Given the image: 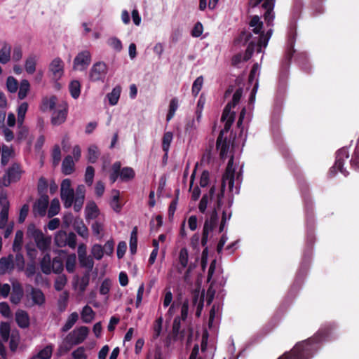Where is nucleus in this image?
Segmentation results:
<instances>
[{
	"label": "nucleus",
	"instance_id": "obj_1",
	"mask_svg": "<svg viewBox=\"0 0 359 359\" xmlns=\"http://www.w3.org/2000/svg\"><path fill=\"white\" fill-rule=\"evenodd\" d=\"M234 175L235 169L233 168V156H231L227 163L226 170L222 176L220 191L217 195L214 208L210 217L205 221L203 229H206L211 232L217 226L219 220L218 211H222L224 207L227 204V202H226L224 199L226 186H228L229 191L233 192L235 181Z\"/></svg>",
	"mask_w": 359,
	"mask_h": 359
},
{
	"label": "nucleus",
	"instance_id": "obj_2",
	"mask_svg": "<svg viewBox=\"0 0 359 359\" xmlns=\"http://www.w3.org/2000/svg\"><path fill=\"white\" fill-rule=\"evenodd\" d=\"M330 335H313L298 342L293 348L285 352L278 359H311L320 349L322 343L327 340Z\"/></svg>",
	"mask_w": 359,
	"mask_h": 359
},
{
	"label": "nucleus",
	"instance_id": "obj_3",
	"mask_svg": "<svg viewBox=\"0 0 359 359\" xmlns=\"http://www.w3.org/2000/svg\"><path fill=\"white\" fill-rule=\"evenodd\" d=\"M237 40L238 43H242L243 45L248 43L247 49L243 55L244 61L250 60L255 52H257V53L262 52V48L255 41V40L252 39V34L251 32L247 30L241 32Z\"/></svg>",
	"mask_w": 359,
	"mask_h": 359
},
{
	"label": "nucleus",
	"instance_id": "obj_4",
	"mask_svg": "<svg viewBox=\"0 0 359 359\" xmlns=\"http://www.w3.org/2000/svg\"><path fill=\"white\" fill-rule=\"evenodd\" d=\"M27 233L29 238L34 241L36 247L41 252H45L50 248L51 237L45 236L41 230L37 229L34 224L28 226Z\"/></svg>",
	"mask_w": 359,
	"mask_h": 359
},
{
	"label": "nucleus",
	"instance_id": "obj_5",
	"mask_svg": "<svg viewBox=\"0 0 359 359\" xmlns=\"http://www.w3.org/2000/svg\"><path fill=\"white\" fill-rule=\"evenodd\" d=\"M349 157L348 149L342 147L336 152L335 163L329 170L328 175L330 177H333L337 174V171L341 172L345 177L348 175V172L343 168L344 161Z\"/></svg>",
	"mask_w": 359,
	"mask_h": 359
},
{
	"label": "nucleus",
	"instance_id": "obj_6",
	"mask_svg": "<svg viewBox=\"0 0 359 359\" xmlns=\"http://www.w3.org/2000/svg\"><path fill=\"white\" fill-rule=\"evenodd\" d=\"M312 255V248L311 247H306V248L304 250V255H303V260L301 264L300 269H299L296 278L294 280V283L291 287L290 292H292L294 290H298L299 287L302 280L304 276L306 275L307 269L309 267V264Z\"/></svg>",
	"mask_w": 359,
	"mask_h": 359
},
{
	"label": "nucleus",
	"instance_id": "obj_7",
	"mask_svg": "<svg viewBox=\"0 0 359 359\" xmlns=\"http://www.w3.org/2000/svg\"><path fill=\"white\" fill-rule=\"evenodd\" d=\"M60 198L65 208L72 206L74 201V190L69 179H64L60 185Z\"/></svg>",
	"mask_w": 359,
	"mask_h": 359
},
{
	"label": "nucleus",
	"instance_id": "obj_8",
	"mask_svg": "<svg viewBox=\"0 0 359 359\" xmlns=\"http://www.w3.org/2000/svg\"><path fill=\"white\" fill-rule=\"evenodd\" d=\"M189 304L188 302H184L181 306L180 316H176L173 320L172 333L175 337L182 339L185 335L184 330H181V320L184 321L188 316Z\"/></svg>",
	"mask_w": 359,
	"mask_h": 359
},
{
	"label": "nucleus",
	"instance_id": "obj_9",
	"mask_svg": "<svg viewBox=\"0 0 359 359\" xmlns=\"http://www.w3.org/2000/svg\"><path fill=\"white\" fill-rule=\"evenodd\" d=\"M300 190L302 194L303 200L304 202L305 205V212L306 215V224L307 226L310 225L311 228L313 226V215H312V210H313V203L310 199L309 195L308 194V187L306 184H304L303 182L301 180H298Z\"/></svg>",
	"mask_w": 359,
	"mask_h": 359
},
{
	"label": "nucleus",
	"instance_id": "obj_10",
	"mask_svg": "<svg viewBox=\"0 0 359 359\" xmlns=\"http://www.w3.org/2000/svg\"><path fill=\"white\" fill-rule=\"evenodd\" d=\"M108 68L104 62H97L93 65L89 72V80L92 82H104Z\"/></svg>",
	"mask_w": 359,
	"mask_h": 359
},
{
	"label": "nucleus",
	"instance_id": "obj_11",
	"mask_svg": "<svg viewBox=\"0 0 359 359\" xmlns=\"http://www.w3.org/2000/svg\"><path fill=\"white\" fill-rule=\"evenodd\" d=\"M92 60L89 50H85L79 52L74 59L73 69L81 72L87 69Z\"/></svg>",
	"mask_w": 359,
	"mask_h": 359
},
{
	"label": "nucleus",
	"instance_id": "obj_12",
	"mask_svg": "<svg viewBox=\"0 0 359 359\" xmlns=\"http://www.w3.org/2000/svg\"><path fill=\"white\" fill-rule=\"evenodd\" d=\"M88 334V329L86 326H81L69 333L66 337V341L70 345L81 344Z\"/></svg>",
	"mask_w": 359,
	"mask_h": 359
},
{
	"label": "nucleus",
	"instance_id": "obj_13",
	"mask_svg": "<svg viewBox=\"0 0 359 359\" xmlns=\"http://www.w3.org/2000/svg\"><path fill=\"white\" fill-rule=\"evenodd\" d=\"M26 293L27 301L32 300V303L29 305L30 306L34 305L41 306L45 303L44 294L40 289L28 285L26 287Z\"/></svg>",
	"mask_w": 359,
	"mask_h": 359
},
{
	"label": "nucleus",
	"instance_id": "obj_14",
	"mask_svg": "<svg viewBox=\"0 0 359 359\" xmlns=\"http://www.w3.org/2000/svg\"><path fill=\"white\" fill-rule=\"evenodd\" d=\"M22 170L18 163H14L10 167L2 178V184L8 187L11 183L16 182L21 177Z\"/></svg>",
	"mask_w": 359,
	"mask_h": 359
},
{
	"label": "nucleus",
	"instance_id": "obj_15",
	"mask_svg": "<svg viewBox=\"0 0 359 359\" xmlns=\"http://www.w3.org/2000/svg\"><path fill=\"white\" fill-rule=\"evenodd\" d=\"M49 203V197L47 194H42L33 205V214L35 217L46 215Z\"/></svg>",
	"mask_w": 359,
	"mask_h": 359
},
{
	"label": "nucleus",
	"instance_id": "obj_16",
	"mask_svg": "<svg viewBox=\"0 0 359 359\" xmlns=\"http://www.w3.org/2000/svg\"><path fill=\"white\" fill-rule=\"evenodd\" d=\"M233 142L231 138H224L223 132H220L217 140L216 147L219 150V156L222 159L226 158L229 149L233 145Z\"/></svg>",
	"mask_w": 359,
	"mask_h": 359
},
{
	"label": "nucleus",
	"instance_id": "obj_17",
	"mask_svg": "<svg viewBox=\"0 0 359 359\" xmlns=\"http://www.w3.org/2000/svg\"><path fill=\"white\" fill-rule=\"evenodd\" d=\"M68 109L66 104L60 105L58 108L53 111L51 117V123L53 126H60L63 123L67 118Z\"/></svg>",
	"mask_w": 359,
	"mask_h": 359
},
{
	"label": "nucleus",
	"instance_id": "obj_18",
	"mask_svg": "<svg viewBox=\"0 0 359 359\" xmlns=\"http://www.w3.org/2000/svg\"><path fill=\"white\" fill-rule=\"evenodd\" d=\"M49 72L53 75V79L57 81L64 74V62L60 57H55L49 65Z\"/></svg>",
	"mask_w": 359,
	"mask_h": 359
},
{
	"label": "nucleus",
	"instance_id": "obj_19",
	"mask_svg": "<svg viewBox=\"0 0 359 359\" xmlns=\"http://www.w3.org/2000/svg\"><path fill=\"white\" fill-rule=\"evenodd\" d=\"M86 188L84 185L80 184L76 189V194H74V210L76 212H79L82 208L85 200Z\"/></svg>",
	"mask_w": 359,
	"mask_h": 359
},
{
	"label": "nucleus",
	"instance_id": "obj_20",
	"mask_svg": "<svg viewBox=\"0 0 359 359\" xmlns=\"http://www.w3.org/2000/svg\"><path fill=\"white\" fill-rule=\"evenodd\" d=\"M243 93V89L242 88H237L233 93L232 101L229 102L224 107L223 110V118L231 111V109L235 107L240 102Z\"/></svg>",
	"mask_w": 359,
	"mask_h": 359
},
{
	"label": "nucleus",
	"instance_id": "obj_21",
	"mask_svg": "<svg viewBox=\"0 0 359 359\" xmlns=\"http://www.w3.org/2000/svg\"><path fill=\"white\" fill-rule=\"evenodd\" d=\"M233 204V197H229L227 201V204L224 207L222 210V219L219 228V232L221 233L223 231L226 223L231 219V207Z\"/></svg>",
	"mask_w": 359,
	"mask_h": 359
},
{
	"label": "nucleus",
	"instance_id": "obj_22",
	"mask_svg": "<svg viewBox=\"0 0 359 359\" xmlns=\"http://www.w3.org/2000/svg\"><path fill=\"white\" fill-rule=\"evenodd\" d=\"M295 35H296V34H294L292 36H290L288 39L287 49L285 52L284 61H283L284 65L286 67H289L291 59L295 53V50L294 49V42H295Z\"/></svg>",
	"mask_w": 359,
	"mask_h": 359
},
{
	"label": "nucleus",
	"instance_id": "obj_23",
	"mask_svg": "<svg viewBox=\"0 0 359 359\" xmlns=\"http://www.w3.org/2000/svg\"><path fill=\"white\" fill-rule=\"evenodd\" d=\"M24 294L22 287L20 283L13 284V290L10 297V301L13 304H18Z\"/></svg>",
	"mask_w": 359,
	"mask_h": 359
},
{
	"label": "nucleus",
	"instance_id": "obj_24",
	"mask_svg": "<svg viewBox=\"0 0 359 359\" xmlns=\"http://www.w3.org/2000/svg\"><path fill=\"white\" fill-rule=\"evenodd\" d=\"M15 321L20 328H27L29 325L28 313L22 310H18L15 313Z\"/></svg>",
	"mask_w": 359,
	"mask_h": 359
},
{
	"label": "nucleus",
	"instance_id": "obj_25",
	"mask_svg": "<svg viewBox=\"0 0 359 359\" xmlns=\"http://www.w3.org/2000/svg\"><path fill=\"white\" fill-rule=\"evenodd\" d=\"M57 102V97L55 95H52L50 97H44L41 100V103L40 105V109L43 112H46L48 111L53 110Z\"/></svg>",
	"mask_w": 359,
	"mask_h": 359
},
{
	"label": "nucleus",
	"instance_id": "obj_26",
	"mask_svg": "<svg viewBox=\"0 0 359 359\" xmlns=\"http://www.w3.org/2000/svg\"><path fill=\"white\" fill-rule=\"evenodd\" d=\"M85 213L86 219L87 220L93 219L97 217L100 210L94 201H90L87 203L85 209Z\"/></svg>",
	"mask_w": 359,
	"mask_h": 359
},
{
	"label": "nucleus",
	"instance_id": "obj_27",
	"mask_svg": "<svg viewBox=\"0 0 359 359\" xmlns=\"http://www.w3.org/2000/svg\"><path fill=\"white\" fill-rule=\"evenodd\" d=\"M249 25L252 27V32L256 35L259 36L263 32V22L260 20L258 15H253L250 21Z\"/></svg>",
	"mask_w": 359,
	"mask_h": 359
},
{
	"label": "nucleus",
	"instance_id": "obj_28",
	"mask_svg": "<svg viewBox=\"0 0 359 359\" xmlns=\"http://www.w3.org/2000/svg\"><path fill=\"white\" fill-rule=\"evenodd\" d=\"M37 61L38 57L34 54H32L26 58L25 69L28 74H33L35 72Z\"/></svg>",
	"mask_w": 359,
	"mask_h": 359
},
{
	"label": "nucleus",
	"instance_id": "obj_29",
	"mask_svg": "<svg viewBox=\"0 0 359 359\" xmlns=\"http://www.w3.org/2000/svg\"><path fill=\"white\" fill-rule=\"evenodd\" d=\"M13 257L9 255L8 257H4L0 259V273H5L8 270L13 269Z\"/></svg>",
	"mask_w": 359,
	"mask_h": 359
},
{
	"label": "nucleus",
	"instance_id": "obj_30",
	"mask_svg": "<svg viewBox=\"0 0 359 359\" xmlns=\"http://www.w3.org/2000/svg\"><path fill=\"white\" fill-rule=\"evenodd\" d=\"M90 278V271H86L81 278H79L78 276L75 277L74 279H76V283H79V289L81 292L86 291L88 285H89Z\"/></svg>",
	"mask_w": 359,
	"mask_h": 359
},
{
	"label": "nucleus",
	"instance_id": "obj_31",
	"mask_svg": "<svg viewBox=\"0 0 359 359\" xmlns=\"http://www.w3.org/2000/svg\"><path fill=\"white\" fill-rule=\"evenodd\" d=\"M74 162L72 156H67L62 163V171L65 175L72 174L74 170Z\"/></svg>",
	"mask_w": 359,
	"mask_h": 359
},
{
	"label": "nucleus",
	"instance_id": "obj_32",
	"mask_svg": "<svg viewBox=\"0 0 359 359\" xmlns=\"http://www.w3.org/2000/svg\"><path fill=\"white\" fill-rule=\"evenodd\" d=\"M215 187L212 186L210 188L209 193L207 194H204L203 196V197L199 203V205H198V209L201 212L205 213L207 206H208V201L210 199H212V198L215 195Z\"/></svg>",
	"mask_w": 359,
	"mask_h": 359
},
{
	"label": "nucleus",
	"instance_id": "obj_33",
	"mask_svg": "<svg viewBox=\"0 0 359 359\" xmlns=\"http://www.w3.org/2000/svg\"><path fill=\"white\" fill-rule=\"evenodd\" d=\"M79 262L81 267L86 268V271L91 272L94 266V261L91 257H88L86 254L79 252Z\"/></svg>",
	"mask_w": 359,
	"mask_h": 359
},
{
	"label": "nucleus",
	"instance_id": "obj_34",
	"mask_svg": "<svg viewBox=\"0 0 359 359\" xmlns=\"http://www.w3.org/2000/svg\"><path fill=\"white\" fill-rule=\"evenodd\" d=\"M11 46L5 43L0 49V63L7 64L11 60Z\"/></svg>",
	"mask_w": 359,
	"mask_h": 359
},
{
	"label": "nucleus",
	"instance_id": "obj_35",
	"mask_svg": "<svg viewBox=\"0 0 359 359\" xmlns=\"http://www.w3.org/2000/svg\"><path fill=\"white\" fill-rule=\"evenodd\" d=\"M273 29H269L266 33L264 32L259 36H253L252 39L255 40V41L260 45L262 48H266L268 42L272 35Z\"/></svg>",
	"mask_w": 359,
	"mask_h": 359
},
{
	"label": "nucleus",
	"instance_id": "obj_36",
	"mask_svg": "<svg viewBox=\"0 0 359 359\" xmlns=\"http://www.w3.org/2000/svg\"><path fill=\"white\" fill-rule=\"evenodd\" d=\"M121 93V86H116L112 89L111 93L107 95V97L108 98L109 103L110 105L114 106L118 103V100L120 98Z\"/></svg>",
	"mask_w": 359,
	"mask_h": 359
},
{
	"label": "nucleus",
	"instance_id": "obj_37",
	"mask_svg": "<svg viewBox=\"0 0 359 359\" xmlns=\"http://www.w3.org/2000/svg\"><path fill=\"white\" fill-rule=\"evenodd\" d=\"M40 267L44 274L48 275L51 273L52 261L49 254L47 253L43 257L40 262Z\"/></svg>",
	"mask_w": 359,
	"mask_h": 359
},
{
	"label": "nucleus",
	"instance_id": "obj_38",
	"mask_svg": "<svg viewBox=\"0 0 359 359\" xmlns=\"http://www.w3.org/2000/svg\"><path fill=\"white\" fill-rule=\"evenodd\" d=\"M179 264L180 265V268H179V271L181 272L182 270L184 269L188 264L189 261V254L188 250L186 248H181L179 253Z\"/></svg>",
	"mask_w": 359,
	"mask_h": 359
},
{
	"label": "nucleus",
	"instance_id": "obj_39",
	"mask_svg": "<svg viewBox=\"0 0 359 359\" xmlns=\"http://www.w3.org/2000/svg\"><path fill=\"white\" fill-rule=\"evenodd\" d=\"M69 90L74 99H77L81 94V83L78 80H73L69 85Z\"/></svg>",
	"mask_w": 359,
	"mask_h": 359
},
{
	"label": "nucleus",
	"instance_id": "obj_40",
	"mask_svg": "<svg viewBox=\"0 0 359 359\" xmlns=\"http://www.w3.org/2000/svg\"><path fill=\"white\" fill-rule=\"evenodd\" d=\"M135 176L134 170L130 167H124L120 169V178L122 181L128 182Z\"/></svg>",
	"mask_w": 359,
	"mask_h": 359
},
{
	"label": "nucleus",
	"instance_id": "obj_41",
	"mask_svg": "<svg viewBox=\"0 0 359 359\" xmlns=\"http://www.w3.org/2000/svg\"><path fill=\"white\" fill-rule=\"evenodd\" d=\"M296 60L301 65L302 69H303L307 73L310 72L311 67L307 61V56L306 53H298L296 56Z\"/></svg>",
	"mask_w": 359,
	"mask_h": 359
},
{
	"label": "nucleus",
	"instance_id": "obj_42",
	"mask_svg": "<svg viewBox=\"0 0 359 359\" xmlns=\"http://www.w3.org/2000/svg\"><path fill=\"white\" fill-rule=\"evenodd\" d=\"M11 332V326L8 322L0 323V337L4 342H7Z\"/></svg>",
	"mask_w": 359,
	"mask_h": 359
},
{
	"label": "nucleus",
	"instance_id": "obj_43",
	"mask_svg": "<svg viewBox=\"0 0 359 359\" xmlns=\"http://www.w3.org/2000/svg\"><path fill=\"white\" fill-rule=\"evenodd\" d=\"M79 318V315L76 312L72 313L67 318L65 324L62 327L61 331L62 332H67L69 331L76 323Z\"/></svg>",
	"mask_w": 359,
	"mask_h": 359
},
{
	"label": "nucleus",
	"instance_id": "obj_44",
	"mask_svg": "<svg viewBox=\"0 0 359 359\" xmlns=\"http://www.w3.org/2000/svg\"><path fill=\"white\" fill-rule=\"evenodd\" d=\"M81 319L83 323H88L92 321L94 318L95 313L92 308L88 305H86L81 311Z\"/></svg>",
	"mask_w": 359,
	"mask_h": 359
},
{
	"label": "nucleus",
	"instance_id": "obj_45",
	"mask_svg": "<svg viewBox=\"0 0 359 359\" xmlns=\"http://www.w3.org/2000/svg\"><path fill=\"white\" fill-rule=\"evenodd\" d=\"M100 152L96 145H90L88 149V161L90 163H95L98 159Z\"/></svg>",
	"mask_w": 359,
	"mask_h": 359
},
{
	"label": "nucleus",
	"instance_id": "obj_46",
	"mask_svg": "<svg viewBox=\"0 0 359 359\" xmlns=\"http://www.w3.org/2000/svg\"><path fill=\"white\" fill-rule=\"evenodd\" d=\"M60 205L58 198H53L48 210V217L51 218L59 213Z\"/></svg>",
	"mask_w": 359,
	"mask_h": 359
},
{
	"label": "nucleus",
	"instance_id": "obj_47",
	"mask_svg": "<svg viewBox=\"0 0 359 359\" xmlns=\"http://www.w3.org/2000/svg\"><path fill=\"white\" fill-rule=\"evenodd\" d=\"M179 103L177 97L171 99L169 104V109L166 116V121L169 122L175 116V111L178 109Z\"/></svg>",
	"mask_w": 359,
	"mask_h": 359
},
{
	"label": "nucleus",
	"instance_id": "obj_48",
	"mask_svg": "<svg viewBox=\"0 0 359 359\" xmlns=\"http://www.w3.org/2000/svg\"><path fill=\"white\" fill-rule=\"evenodd\" d=\"M173 139V134L172 132H165L162 138V149L164 152L168 153L170 144Z\"/></svg>",
	"mask_w": 359,
	"mask_h": 359
},
{
	"label": "nucleus",
	"instance_id": "obj_49",
	"mask_svg": "<svg viewBox=\"0 0 359 359\" xmlns=\"http://www.w3.org/2000/svg\"><path fill=\"white\" fill-rule=\"evenodd\" d=\"M137 229L135 227L131 233L130 238V252L132 255H135L137 252Z\"/></svg>",
	"mask_w": 359,
	"mask_h": 359
},
{
	"label": "nucleus",
	"instance_id": "obj_50",
	"mask_svg": "<svg viewBox=\"0 0 359 359\" xmlns=\"http://www.w3.org/2000/svg\"><path fill=\"white\" fill-rule=\"evenodd\" d=\"M22 239L23 232L20 230L17 231L15 233V236L13 244V250L14 252H20L22 249Z\"/></svg>",
	"mask_w": 359,
	"mask_h": 359
},
{
	"label": "nucleus",
	"instance_id": "obj_51",
	"mask_svg": "<svg viewBox=\"0 0 359 359\" xmlns=\"http://www.w3.org/2000/svg\"><path fill=\"white\" fill-rule=\"evenodd\" d=\"M28 109V104L25 102L21 103L18 108V125H22L25 114Z\"/></svg>",
	"mask_w": 359,
	"mask_h": 359
},
{
	"label": "nucleus",
	"instance_id": "obj_52",
	"mask_svg": "<svg viewBox=\"0 0 359 359\" xmlns=\"http://www.w3.org/2000/svg\"><path fill=\"white\" fill-rule=\"evenodd\" d=\"M234 119L235 112H229L225 118H223V114L222 115L221 121L225 122L224 129L221 130V132H223V134L224 133H227L230 130Z\"/></svg>",
	"mask_w": 359,
	"mask_h": 359
},
{
	"label": "nucleus",
	"instance_id": "obj_53",
	"mask_svg": "<svg viewBox=\"0 0 359 359\" xmlns=\"http://www.w3.org/2000/svg\"><path fill=\"white\" fill-rule=\"evenodd\" d=\"M67 233L64 231H59L55 236V244L59 247L62 248L67 245Z\"/></svg>",
	"mask_w": 359,
	"mask_h": 359
},
{
	"label": "nucleus",
	"instance_id": "obj_54",
	"mask_svg": "<svg viewBox=\"0 0 359 359\" xmlns=\"http://www.w3.org/2000/svg\"><path fill=\"white\" fill-rule=\"evenodd\" d=\"M51 272L55 273H60L64 269L63 261L60 257H55L52 260Z\"/></svg>",
	"mask_w": 359,
	"mask_h": 359
},
{
	"label": "nucleus",
	"instance_id": "obj_55",
	"mask_svg": "<svg viewBox=\"0 0 359 359\" xmlns=\"http://www.w3.org/2000/svg\"><path fill=\"white\" fill-rule=\"evenodd\" d=\"M29 88L30 85L27 79H23L21 81L18 91V98L20 100H23L26 97L27 93L29 90Z\"/></svg>",
	"mask_w": 359,
	"mask_h": 359
},
{
	"label": "nucleus",
	"instance_id": "obj_56",
	"mask_svg": "<svg viewBox=\"0 0 359 359\" xmlns=\"http://www.w3.org/2000/svg\"><path fill=\"white\" fill-rule=\"evenodd\" d=\"M121 164L119 161L115 162L112 165V171L109 175V180L111 184H114L120 177V169Z\"/></svg>",
	"mask_w": 359,
	"mask_h": 359
},
{
	"label": "nucleus",
	"instance_id": "obj_57",
	"mask_svg": "<svg viewBox=\"0 0 359 359\" xmlns=\"http://www.w3.org/2000/svg\"><path fill=\"white\" fill-rule=\"evenodd\" d=\"M76 257L75 254L69 255L66 259L65 267L69 273H73L75 270Z\"/></svg>",
	"mask_w": 359,
	"mask_h": 359
},
{
	"label": "nucleus",
	"instance_id": "obj_58",
	"mask_svg": "<svg viewBox=\"0 0 359 359\" xmlns=\"http://www.w3.org/2000/svg\"><path fill=\"white\" fill-rule=\"evenodd\" d=\"M53 346L52 344L47 345L41 350L36 355L39 359H50L52 355Z\"/></svg>",
	"mask_w": 359,
	"mask_h": 359
},
{
	"label": "nucleus",
	"instance_id": "obj_59",
	"mask_svg": "<svg viewBox=\"0 0 359 359\" xmlns=\"http://www.w3.org/2000/svg\"><path fill=\"white\" fill-rule=\"evenodd\" d=\"M162 324H163V318L161 316L158 318L154 321V326H153V330H154L153 338H154V339H158L159 337V336L161 335V330H162Z\"/></svg>",
	"mask_w": 359,
	"mask_h": 359
},
{
	"label": "nucleus",
	"instance_id": "obj_60",
	"mask_svg": "<svg viewBox=\"0 0 359 359\" xmlns=\"http://www.w3.org/2000/svg\"><path fill=\"white\" fill-rule=\"evenodd\" d=\"M6 88L10 93H15L18 88V82L17 79L13 76H8L6 80Z\"/></svg>",
	"mask_w": 359,
	"mask_h": 359
},
{
	"label": "nucleus",
	"instance_id": "obj_61",
	"mask_svg": "<svg viewBox=\"0 0 359 359\" xmlns=\"http://www.w3.org/2000/svg\"><path fill=\"white\" fill-rule=\"evenodd\" d=\"M203 83V78L202 76H198L194 81L191 88L192 94L194 97H196L201 90Z\"/></svg>",
	"mask_w": 359,
	"mask_h": 359
},
{
	"label": "nucleus",
	"instance_id": "obj_62",
	"mask_svg": "<svg viewBox=\"0 0 359 359\" xmlns=\"http://www.w3.org/2000/svg\"><path fill=\"white\" fill-rule=\"evenodd\" d=\"M95 176V169L93 166L88 165L86 169L85 182L87 185L91 186Z\"/></svg>",
	"mask_w": 359,
	"mask_h": 359
},
{
	"label": "nucleus",
	"instance_id": "obj_63",
	"mask_svg": "<svg viewBox=\"0 0 359 359\" xmlns=\"http://www.w3.org/2000/svg\"><path fill=\"white\" fill-rule=\"evenodd\" d=\"M15 264L18 271H22L25 270V262L24 257L20 252H16Z\"/></svg>",
	"mask_w": 359,
	"mask_h": 359
},
{
	"label": "nucleus",
	"instance_id": "obj_64",
	"mask_svg": "<svg viewBox=\"0 0 359 359\" xmlns=\"http://www.w3.org/2000/svg\"><path fill=\"white\" fill-rule=\"evenodd\" d=\"M91 253L95 259L100 260L104 255L102 246L99 244H95L92 247Z\"/></svg>",
	"mask_w": 359,
	"mask_h": 359
}]
</instances>
